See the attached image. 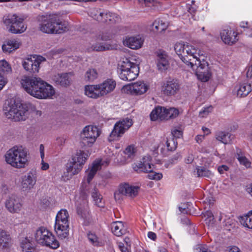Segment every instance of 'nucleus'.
<instances>
[{
    "instance_id": "1",
    "label": "nucleus",
    "mask_w": 252,
    "mask_h": 252,
    "mask_svg": "<svg viewBox=\"0 0 252 252\" xmlns=\"http://www.w3.org/2000/svg\"><path fill=\"white\" fill-rule=\"evenodd\" d=\"M21 83L29 94L38 99L50 98L55 94L53 87L40 78L24 76Z\"/></svg>"
},
{
    "instance_id": "2",
    "label": "nucleus",
    "mask_w": 252,
    "mask_h": 252,
    "mask_svg": "<svg viewBox=\"0 0 252 252\" xmlns=\"http://www.w3.org/2000/svg\"><path fill=\"white\" fill-rule=\"evenodd\" d=\"M68 23L62 21L56 15L44 17L39 24L40 31L47 34H61L68 30Z\"/></svg>"
},
{
    "instance_id": "3",
    "label": "nucleus",
    "mask_w": 252,
    "mask_h": 252,
    "mask_svg": "<svg viewBox=\"0 0 252 252\" xmlns=\"http://www.w3.org/2000/svg\"><path fill=\"white\" fill-rule=\"evenodd\" d=\"M6 162L11 166L20 169L28 165V152L22 146H14L5 155Z\"/></svg>"
},
{
    "instance_id": "4",
    "label": "nucleus",
    "mask_w": 252,
    "mask_h": 252,
    "mask_svg": "<svg viewBox=\"0 0 252 252\" xmlns=\"http://www.w3.org/2000/svg\"><path fill=\"white\" fill-rule=\"evenodd\" d=\"M89 155L83 151L77 152L66 164V172L62 176L64 181L69 180L75 175L78 174L83 168Z\"/></svg>"
},
{
    "instance_id": "5",
    "label": "nucleus",
    "mask_w": 252,
    "mask_h": 252,
    "mask_svg": "<svg viewBox=\"0 0 252 252\" xmlns=\"http://www.w3.org/2000/svg\"><path fill=\"white\" fill-rule=\"evenodd\" d=\"M68 218V212L65 209L61 210L56 216L54 228L60 239H64L69 235Z\"/></svg>"
},
{
    "instance_id": "6",
    "label": "nucleus",
    "mask_w": 252,
    "mask_h": 252,
    "mask_svg": "<svg viewBox=\"0 0 252 252\" xmlns=\"http://www.w3.org/2000/svg\"><path fill=\"white\" fill-rule=\"evenodd\" d=\"M34 236L37 242L42 246L52 249H57L60 247V243L55 236L44 227H39L36 230Z\"/></svg>"
},
{
    "instance_id": "7",
    "label": "nucleus",
    "mask_w": 252,
    "mask_h": 252,
    "mask_svg": "<svg viewBox=\"0 0 252 252\" xmlns=\"http://www.w3.org/2000/svg\"><path fill=\"white\" fill-rule=\"evenodd\" d=\"M5 115L14 121L25 120L28 114L27 106L19 102H14L6 107Z\"/></svg>"
},
{
    "instance_id": "8",
    "label": "nucleus",
    "mask_w": 252,
    "mask_h": 252,
    "mask_svg": "<svg viewBox=\"0 0 252 252\" xmlns=\"http://www.w3.org/2000/svg\"><path fill=\"white\" fill-rule=\"evenodd\" d=\"M119 77L123 80L131 81L139 74L138 65L131 62L128 59H124L120 64Z\"/></svg>"
},
{
    "instance_id": "9",
    "label": "nucleus",
    "mask_w": 252,
    "mask_h": 252,
    "mask_svg": "<svg viewBox=\"0 0 252 252\" xmlns=\"http://www.w3.org/2000/svg\"><path fill=\"white\" fill-rule=\"evenodd\" d=\"M24 19L16 14L8 15L4 17L3 22L7 31L13 34H20L27 29L23 23Z\"/></svg>"
},
{
    "instance_id": "10",
    "label": "nucleus",
    "mask_w": 252,
    "mask_h": 252,
    "mask_svg": "<svg viewBox=\"0 0 252 252\" xmlns=\"http://www.w3.org/2000/svg\"><path fill=\"white\" fill-rule=\"evenodd\" d=\"M100 135V131L96 126H86L80 134L81 142L84 145L91 147Z\"/></svg>"
},
{
    "instance_id": "11",
    "label": "nucleus",
    "mask_w": 252,
    "mask_h": 252,
    "mask_svg": "<svg viewBox=\"0 0 252 252\" xmlns=\"http://www.w3.org/2000/svg\"><path fill=\"white\" fill-rule=\"evenodd\" d=\"M90 15L94 19L102 23L114 24L121 21V17L117 14L100 9L92 10Z\"/></svg>"
},
{
    "instance_id": "12",
    "label": "nucleus",
    "mask_w": 252,
    "mask_h": 252,
    "mask_svg": "<svg viewBox=\"0 0 252 252\" xmlns=\"http://www.w3.org/2000/svg\"><path fill=\"white\" fill-rule=\"evenodd\" d=\"M132 125V121L129 118H126L120 120L114 125L113 129L109 135V140L113 141L122 136Z\"/></svg>"
},
{
    "instance_id": "13",
    "label": "nucleus",
    "mask_w": 252,
    "mask_h": 252,
    "mask_svg": "<svg viewBox=\"0 0 252 252\" xmlns=\"http://www.w3.org/2000/svg\"><path fill=\"white\" fill-rule=\"evenodd\" d=\"M139 187L132 186L127 183L120 185L118 190L114 193V197L116 200L122 199L123 196L125 195L130 197H135L138 193Z\"/></svg>"
},
{
    "instance_id": "14",
    "label": "nucleus",
    "mask_w": 252,
    "mask_h": 252,
    "mask_svg": "<svg viewBox=\"0 0 252 252\" xmlns=\"http://www.w3.org/2000/svg\"><path fill=\"white\" fill-rule=\"evenodd\" d=\"M180 89L179 81L173 78H168L161 83V92L166 96H172L176 95Z\"/></svg>"
},
{
    "instance_id": "15",
    "label": "nucleus",
    "mask_w": 252,
    "mask_h": 252,
    "mask_svg": "<svg viewBox=\"0 0 252 252\" xmlns=\"http://www.w3.org/2000/svg\"><path fill=\"white\" fill-rule=\"evenodd\" d=\"M149 88V87L146 83L139 81L124 86L122 88V91L127 94L139 95L145 94Z\"/></svg>"
},
{
    "instance_id": "16",
    "label": "nucleus",
    "mask_w": 252,
    "mask_h": 252,
    "mask_svg": "<svg viewBox=\"0 0 252 252\" xmlns=\"http://www.w3.org/2000/svg\"><path fill=\"white\" fill-rule=\"evenodd\" d=\"M37 178V171L32 169L21 178V187L22 191L29 192L34 188Z\"/></svg>"
},
{
    "instance_id": "17",
    "label": "nucleus",
    "mask_w": 252,
    "mask_h": 252,
    "mask_svg": "<svg viewBox=\"0 0 252 252\" xmlns=\"http://www.w3.org/2000/svg\"><path fill=\"white\" fill-rule=\"evenodd\" d=\"M185 50L186 51V54L187 55L186 58L188 59L189 62H184V63L188 66H190V67L199 64L200 63L199 61L204 58V56L200 55L197 49L188 43Z\"/></svg>"
},
{
    "instance_id": "18",
    "label": "nucleus",
    "mask_w": 252,
    "mask_h": 252,
    "mask_svg": "<svg viewBox=\"0 0 252 252\" xmlns=\"http://www.w3.org/2000/svg\"><path fill=\"white\" fill-rule=\"evenodd\" d=\"M44 61L45 59L42 56H32L25 59L22 64L25 70L35 73L38 72L40 63Z\"/></svg>"
},
{
    "instance_id": "19",
    "label": "nucleus",
    "mask_w": 252,
    "mask_h": 252,
    "mask_svg": "<svg viewBox=\"0 0 252 252\" xmlns=\"http://www.w3.org/2000/svg\"><path fill=\"white\" fill-rule=\"evenodd\" d=\"M88 194L85 190H82L80 196L76 202L78 214L83 219H87L89 216L88 206Z\"/></svg>"
},
{
    "instance_id": "20",
    "label": "nucleus",
    "mask_w": 252,
    "mask_h": 252,
    "mask_svg": "<svg viewBox=\"0 0 252 252\" xmlns=\"http://www.w3.org/2000/svg\"><path fill=\"white\" fill-rule=\"evenodd\" d=\"M109 163L110 160L107 158L104 160L102 159H97L95 160L86 171L87 183L90 184L97 171L100 170L102 166H107Z\"/></svg>"
},
{
    "instance_id": "21",
    "label": "nucleus",
    "mask_w": 252,
    "mask_h": 252,
    "mask_svg": "<svg viewBox=\"0 0 252 252\" xmlns=\"http://www.w3.org/2000/svg\"><path fill=\"white\" fill-rule=\"evenodd\" d=\"M200 63L191 68L195 70L198 79L202 82H207L210 79L211 74L209 71L208 64L204 59L199 61Z\"/></svg>"
},
{
    "instance_id": "22",
    "label": "nucleus",
    "mask_w": 252,
    "mask_h": 252,
    "mask_svg": "<svg viewBox=\"0 0 252 252\" xmlns=\"http://www.w3.org/2000/svg\"><path fill=\"white\" fill-rule=\"evenodd\" d=\"M72 76L71 73H58L55 74L52 79L56 85L67 87L71 84Z\"/></svg>"
},
{
    "instance_id": "23",
    "label": "nucleus",
    "mask_w": 252,
    "mask_h": 252,
    "mask_svg": "<svg viewBox=\"0 0 252 252\" xmlns=\"http://www.w3.org/2000/svg\"><path fill=\"white\" fill-rule=\"evenodd\" d=\"M22 204L20 198L15 195L10 196L5 202V207L11 213H17L21 209Z\"/></svg>"
},
{
    "instance_id": "24",
    "label": "nucleus",
    "mask_w": 252,
    "mask_h": 252,
    "mask_svg": "<svg viewBox=\"0 0 252 252\" xmlns=\"http://www.w3.org/2000/svg\"><path fill=\"white\" fill-rule=\"evenodd\" d=\"M220 35L222 41L228 45H232L238 40L237 33L229 28L222 30Z\"/></svg>"
},
{
    "instance_id": "25",
    "label": "nucleus",
    "mask_w": 252,
    "mask_h": 252,
    "mask_svg": "<svg viewBox=\"0 0 252 252\" xmlns=\"http://www.w3.org/2000/svg\"><path fill=\"white\" fill-rule=\"evenodd\" d=\"M109 37H105L99 35L96 38L92 41L91 50L97 52L108 50L111 48V45L108 44H103L100 43L101 40H107Z\"/></svg>"
},
{
    "instance_id": "26",
    "label": "nucleus",
    "mask_w": 252,
    "mask_h": 252,
    "mask_svg": "<svg viewBox=\"0 0 252 252\" xmlns=\"http://www.w3.org/2000/svg\"><path fill=\"white\" fill-rule=\"evenodd\" d=\"M143 42L144 39L139 35L126 37L123 40L124 45L134 50L140 48L142 46Z\"/></svg>"
},
{
    "instance_id": "27",
    "label": "nucleus",
    "mask_w": 252,
    "mask_h": 252,
    "mask_svg": "<svg viewBox=\"0 0 252 252\" xmlns=\"http://www.w3.org/2000/svg\"><path fill=\"white\" fill-rule=\"evenodd\" d=\"M21 45V43L18 39H7L2 45V50L4 53L9 54L18 49Z\"/></svg>"
},
{
    "instance_id": "28",
    "label": "nucleus",
    "mask_w": 252,
    "mask_h": 252,
    "mask_svg": "<svg viewBox=\"0 0 252 252\" xmlns=\"http://www.w3.org/2000/svg\"><path fill=\"white\" fill-rule=\"evenodd\" d=\"M150 117L152 121L168 120L167 109L158 106L151 112Z\"/></svg>"
},
{
    "instance_id": "29",
    "label": "nucleus",
    "mask_w": 252,
    "mask_h": 252,
    "mask_svg": "<svg viewBox=\"0 0 252 252\" xmlns=\"http://www.w3.org/2000/svg\"><path fill=\"white\" fill-rule=\"evenodd\" d=\"M150 157H144L142 161L133 165V169L137 173L151 171V164L149 162Z\"/></svg>"
},
{
    "instance_id": "30",
    "label": "nucleus",
    "mask_w": 252,
    "mask_h": 252,
    "mask_svg": "<svg viewBox=\"0 0 252 252\" xmlns=\"http://www.w3.org/2000/svg\"><path fill=\"white\" fill-rule=\"evenodd\" d=\"M98 85L102 96H104L114 90L116 88V82L113 79H107Z\"/></svg>"
},
{
    "instance_id": "31",
    "label": "nucleus",
    "mask_w": 252,
    "mask_h": 252,
    "mask_svg": "<svg viewBox=\"0 0 252 252\" xmlns=\"http://www.w3.org/2000/svg\"><path fill=\"white\" fill-rule=\"evenodd\" d=\"M85 94L88 97L95 99L103 96L98 84L86 86Z\"/></svg>"
},
{
    "instance_id": "32",
    "label": "nucleus",
    "mask_w": 252,
    "mask_h": 252,
    "mask_svg": "<svg viewBox=\"0 0 252 252\" xmlns=\"http://www.w3.org/2000/svg\"><path fill=\"white\" fill-rule=\"evenodd\" d=\"M186 45H187V43H185L184 42H177L174 47L175 52L183 62H189L188 59L186 58L187 56L186 54V51L185 50Z\"/></svg>"
},
{
    "instance_id": "33",
    "label": "nucleus",
    "mask_w": 252,
    "mask_h": 252,
    "mask_svg": "<svg viewBox=\"0 0 252 252\" xmlns=\"http://www.w3.org/2000/svg\"><path fill=\"white\" fill-rule=\"evenodd\" d=\"M252 90L251 84L245 83L241 84L235 88L237 95L240 97L247 96L251 92Z\"/></svg>"
},
{
    "instance_id": "34",
    "label": "nucleus",
    "mask_w": 252,
    "mask_h": 252,
    "mask_svg": "<svg viewBox=\"0 0 252 252\" xmlns=\"http://www.w3.org/2000/svg\"><path fill=\"white\" fill-rule=\"evenodd\" d=\"M113 233L117 236L120 237L125 234L126 230L122 221L113 222L111 225Z\"/></svg>"
},
{
    "instance_id": "35",
    "label": "nucleus",
    "mask_w": 252,
    "mask_h": 252,
    "mask_svg": "<svg viewBox=\"0 0 252 252\" xmlns=\"http://www.w3.org/2000/svg\"><path fill=\"white\" fill-rule=\"evenodd\" d=\"M21 247L23 252H34L35 251L34 244L30 237H25L22 240Z\"/></svg>"
},
{
    "instance_id": "36",
    "label": "nucleus",
    "mask_w": 252,
    "mask_h": 252,
    "mask_svg": "<svg viewBox=\"0 0 252 252\" xmlns=\"http://www.w3.org/2000/svg\"><path fill=\"white\" fill-rule=\"evenodd\" d=\"M11 244V238L10 234L5 230L0 231V247L8 248Z\"/></svg>"
},
{
    "instance_id": "37",
    "label": "nucleus",
    "mask_w": 252,
    "mask_h": 252,
    "mask_svg": "<svg viewBox=\"0 0 252 252\" xmlns=\"http://www.w3.org/2000/svg\"><path fill=\"white\" fill-rule=\"evenodd\" d=\"M89 192L91 193L95 205L98 207H103L104 202L103 200L102 195L99 193L98 190L94 187L91 189Z\"/></svg>"
},
{
    "instance_id": "38",
    "label": "nucleus",
    "mask_w": 252,
    "mask_h": 252,
    "mask_svg": "<svg viewBox=\"0 0 252 252\" xmlns=\"http://www.w3.org/2000/svg\"><path fill=\"white\" fill-rule=\"evenodd\" d=\"M157 66L159 70H163L167 68L168 62L167 60L166 54L163 52H160L157 56Z\"/></svg>"
},
{
    "instance_id": "39",
    "label": "nucleus",
    "mask_w": 252,
    "mask_h": 252,
    "mask_svg": "<svg viewBox=\"0 0 252 252\" xmlns=\"http://www.w3.org/2000/svg\"><path fill=\"white\" fill-rule=\"evenodd\" d=\"M239 221L243 226L252 229V210L250 211L246 215L240 217Z\"/></svg>"
},
{
    "instance_id": "40",
    "label": "nucleus",
    "mask_w": 252,
    "mask_h": 252,
    "mask_svg": "<svg viewBox=\"0 0 252 252\" xmlns=\"http://www.w3.org/2000/svg\"><path fill=\"white\" fill-rule=\"evenodd\" d=\"M234 138V136L229 133L219 132L216 135V139L224 144H229Z\"/></svg>"
},
{
    "instance_id": "41",
    "label": "nucleus",
    "mask_w": 252,
    "mask_h": 252,
    "mask_svg": "<svg viewBox=\"0 0 252 252\" xmlns=\"http://www.w3.org/2000/svg\"><path fill=\"white\" fill-rule=\"evenodd\" d=\"M153 31L155 32H161L167 28V25L162 20H156L153 23Z\"/></svg>"
},
{
    "instance_id": "42",
    "label": "nucleus",
    "mask_w": 252,
    "mask_h": 252,
    "mask_svg": "<svg viewBox=\"0 0 252 252\" xmlns=\"http://www.w3.org/2000/svg\"><path fill=\"white\" fill-rule=\"evenodd\" d=\"M196 171L197 177L211 178L213 176V173L204 166H197L196 167Z\"/></svg>"
},
{
    "instance_id": "43",
    "label": "nucleus",
    "mask_w": 252,
    "mask_h": 252,
    "mask_svg": "<svg viewBox=\"0 0 252 252\" xmlns=\"http://www.w3.org/2000/svg\"><path fill=\"white\" fill-rule=\"evenodd\" d=\"M137 150L134 145L127 146L124 151L125 155L127 157V160L130 161L135 156Z\"/></svg>"
},
{
    "instance_id": "44",
    "label": "nucleus",
    "mask_w": 252,
    "mask_h": 252,
    "mask_svg": "<svg viewBox=\"0 0 252 252\" xmlns=\"http://www.w3.org/2000/svg\"><path fill=\"white\" fill-rule=\"evenodd\" d=\"M97 71L94 68L88 69L85 74V79L89 82H93L97 78Z\"/></svg>"
},
{
    "instance_id": "45",
    "label": "nucleus",
    "mask_w": 252,
    "mask_h": 252,
    "mask_svg": "<svg viewBox=\"0 0 252 252\" xmlns=\"http://www.w3.org/2000/svg\"><path fill=\"white\" fill-rule=\"evenodd\" d=\"M0 71L3 74L10 73L12 72L10 65L4 60L0 61Z\"/></svg>"
},
{
    "instance_id": "46",
    "label": "nucleus",
    "mask_w": 252,
    "mask_h": 252,
    "mask_svg": "<svg viewBox=\"0 0 252 252\" xmlns=\"http://www.w3.org/2000/svg\"><path fill=\"white\" fill-rule=\"evenodd\" d=\"M89 241L94 246H100L102 245V242L100 239L94 233L89 232L87 234Z\"/></svg>"
},
{
    "instance_id": "47",
    "label": "nucleus",
    "mask_w": 252,
    "mask_h": 252,
    "mask_svg": "<svg viewBox=\"0 0 252 252\" xmlns=\"http://www.w3.org/2000/svg\"><path fill=\"white\" fill-rule=\"evenodd\" d=\"M154 165L151 164V171H146L145 173H149L148 177L151 180H159L162 178V174L160 173H157L153 171Z\"/></svg>"
},
{
    "instance_id": "48",
    "label": "nucleus",
    "mask_w": 252,
    "mask_h": 252,
    "mask_svg": "<svg viewBox=\"0 0 252 252\" xmlns=\"http://www.w3.org/2000/svg\"><path fill=\"white\" fill-rule=\"evenodd\" d=\"M39 151L40 157L41 158V169L42 170H46L49 168L48 163L45 162L44 161V146L43 144H40L39 146Z\"/></svg>"
},
{
    "instance_id": "49",
    "label": "nucleus",
    "mask_w": 252,
    "mask_h": 252,
    "mask_svg": "<svg viewBox=\"0 0 252 252\" xmlns=\"http://www.w3.org/2000/svg\"><path fill=\"white\" fill-rule=\"evenodd\" d=\"M164 142L166 144V146L168 151L174 150L177 147V141H175L174 138H167L166 140H164Z\"/></svg>"
},
{
    "instance_id": "50",
    "label": "nucleus",
    "mask_w": 252,
    "mask_h": 252,
    "mask_svg": "<svg viewBox=\"0 0 252 252\" xmlns=\"http://www.w3.org/2000/svg\"><path fill=\"white\" fill-rule=\"evenodd\" d=\"M194 252H212L207 246L204 244L196 245L194 249Z\"/></svg>"
},
{
    "instance_id": "51",
    "label": "nucleus",
    "mask_w": 252,
    "mask_h": 252,
    "mask_svg": "<svg viewBox=\"0 0 252 252\" xmlns=\"http://www.w3.org/2000/svg\"><path fill=\"white\" fill-rule=\"evenodd\" d=\"M213 108L211 105L204 107L200 111L199 116L201 118L206 117L213 111Z\"/></svg>"
},
{
    "instance_id": "52",
    "label": "nucleus",
    "mask_w": 252,
    "mask_h": 252,
    "mask_svg": "<svg viewBox=\"0 0 252 252\" xmlns=\"http://www.w3.org/2000/svg\"><path fill=\"white\" fill-rule=\"evenodd\" d=\"M237 159L240 163L245 166L246 168H249L251 167V161L245 156L243 157H240L237 158Z\"/></svg>"
},
{
    "instance_id": "53",
    "label": "nucleus",
    "mask_w": 252,
    "mask_h": 252,
    "mask_svg": "<svg viewBox=\"0 0 252 252\" xmlns=\"http://www.w3.org/2000/svg\"><path fill=\"white\" fill-rule=\"evenodd\" d=\"M168 119L176 117L179 114V110L175 108L167 109Z\"/></svg>"
},
{
    "instance_id": "54",
    "label": "nucleus",
    "mask_w": 252,
    "mask_h": 252,
    "mask_svg": "<svg viewBox=\"0 0 252 252\" xmlns=\"http://www.w3.org/2000/svg\"><path fill=\"white\" fill-rule=\"evenodd\" d=\"M240 26L245 29V31H249L250 32H252V25H251L248 22H242L240 23ZM252 34V33H251V35Z\"/></svg>"
},
{
    "instance_id": "55",
    "label": "nucleus",
    "mask_w": 252,
    "mask_h": 252,
    "mask_svg": "<svg viewBox=\"0 0 252 252\" xmlns=\"http://www.w3.org/2000/svg\"><path fill=\"white\" fill-rule=\"evenodd\" d=\"M229 169V167L226 165H221L218 167V171L220 174L224 173L225 171H227Z\"/></svg>"
},
{
    "instance_id": "56",
    "label": "nucleus",
    "mask_w": 252,
    "mask_h": 252,
    "mask_svg": "<svg viewBox=\"0 0 252 252\" xmlns=\"http://www.w3.org/2000/svg\"><path fill=\"white\" fill-rule=\"evenodd\" d=\"M194 160V156L192 154H189L185 158V162L187 164L191 163Z\"/></svg>"
},
{
    "instance_id": "57",
    "label": "nucleus",
    "mask_w": 252,
    "mask_h": 252,
    "mask_svg": "<svg viewBox=\"0 0 252 252\" xmlns=\"http://www.w3.org/2000/svg\"><path fill=\"white\" fill-rule=\"evenodd\" d=\"M173 136L175 138H180L182 135V131L181 130L175 129L172 131Z\"/></svg>"
},
{
    "instance_id": "58",
    "label": "nucleus",
    "mask_w": 252,
    "mask_h": 252,
    "mask_svg": "<svg viewBox=\"0 0 252 252\" xmlns=\"http://www.w3.org/2000/svg\"><path fill=\"white\" fill-rule=\"evenodd\" d=\"M246 76L248 78H252V66H248L246 68Z\"/></svg>"
},
{
    "instance_id": "59",
    "label": "nucleus",
    "mask_w": 252,
    "mask_h": 252,
    "mask_svg": "<svg viewBox=\"0 0 252 252\" xmlns=\"http://www.w3.org/2000/svg\"><path fill=\"white\" fill-rule=\"evenodd\" d=\"M7 83V79L3 76L0 75V91L3 88V87Z\"/></svg>"
},
{
    "instance_id": "60",
    "label": "nucleus",
    "mask_w": 252,
    "mask_h": 252,
    "mask_svg": "<svg viewBox=\"0 0 252 252\" xmlns=\"http://www.w3.org/2000/svg\"><path fill=\"white\" fill-rule=\"evenodd\" d=\"M205 221L206 223L209 226H212L215 223L214 217H212L210 218L205 219Z\"/></svg>"
},
{
    "instance_id": "61",
    "label": "nucleus",
    "mask_w": 252,
    "mask_h": 252,
    "mask_svg": "<svg viewBox=\"0 0 252 252\" xmlns=\"http://www.w3.org/2000/svg\"><path fill=\"white\" fill-rule=\"evenodd\" d=\"M148 237L153 241H156L157 239V235L155 233L150 231L148 233Z\"/></svg>"
},
{
    "instance_id": "62",
    "label": "nucleus",
    "mask_w": 252,
    "mask_h": 252,
    "mask_svg": "<svg viewBox=\"0 0 252 252\" xmlns=\"http://www.w3.org/2000/svg\"><path fill=\"white\" fill-rule=\"evenodd\" d=\"M118 247L122 252H128L127 248L124 246V244H123L122 243H119L118 244Z\"/></svg>"
},
{
    "instance_id": "63",
    "label": "nucleus",
    "mask_w": 252,
    "mask_h": 252,
    "mask_svg": "<svg viewBox=\"0 0 252 252\" xmlns=\"http://www.w3.org/2000/svg\"><path fill=\"white\" fill-rule=\"evenodd\" d=\"M203 215L205 219L210 218L212 217H214L213 213L210 211H207L204 213Z\"/></svg>"
},
{
    "instance_id": "64",
    "label": "nucleus",
    "mask_w": 252,
    "mask_h": 252,
    "mask_svg": "<svg viewBox=\"0 0 252 252\" xmlns=\"http://www.w3.org/2000/svg\"><path fill=\"white\" fill-rule=\"evenodd\" d=\"M228 252H240V250L238 247L234 246L229 249Z\"/></svg>"
}]
</instances>
